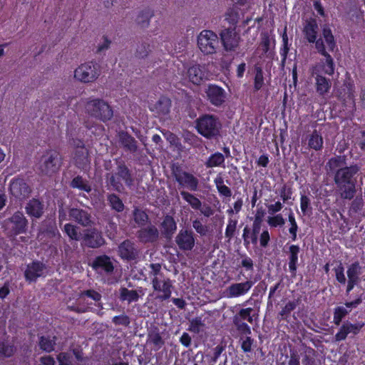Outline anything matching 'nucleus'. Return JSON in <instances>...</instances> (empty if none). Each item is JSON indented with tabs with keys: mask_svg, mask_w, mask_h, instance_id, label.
I'll return each instance as SVG.
<instances>
[{
	"mask_svg": "<svg viewBox=\"0 0 365 365\" xmlns=\"http://www.w3.org/2000/svg\"><path fill=\"white\" fill-rule=\"evenodd\" d=\"M91 266L99 274H111L114 269L113 262L107 255L96 257L91 264Z\"/></svg>",
	"mask_w": 365,
	"mask_h": 365,
	"instance_id": "nucleus-17",
	"label": "nucleus"
},
{
	"mask_svg": "<svg viewBox=\"0 0 365 365\" xmlns=\"http://www.w3.org/2000/svg\"><path fill=\"white\" fill-rule=\"evenodd\" d=\"M315 78L316 91L319 96H324L329 93L331 83V81L323 76H312Z\"/></svg>",
	"mask_w": 365,
	"mask_h": 365,
	"instance_id": "nucleus-28",
	"label": "nucleus"
},
{
	"mask_svg": "<svg viewBox=\"0 0 365 365\" xmlns=\"http://www.w3.org/2000/svg\"><path fill=\"white\" fill-rule=\"evenodd\" d=\"M86 112L96 118L102 121L109 120L113 115L110 106L104 101L100 99H91L85 105Z\"/></svg>",
	"mask_w": 365,
	"mask_h": 365,
	"instance_id": "nucleus-7",
	"label": "nucleus"
},
{
	"mask_svg": "<svg viewBox=\"0 0 365 365\" xmlns=\"http://www.w3.org/2000/svg\"><path fill=\"white\" fill-rule=\"evenodd\" d=\"M175 180L179 185L190 190V191H196L198 188L199 180L192 174L187 172H180L175 174Z\"/></svg>",
	"mask_w": 365,
	"mask_h": 365,
	"instance_id": "nucleus-19",
	"label": "nucleus"
},
{
	"mask_svg": "<svg viewBox=\"0 0 365 365\" xmlns=\"http://www.w3.org/2000/svg\"><path fill=\"white\" fill-rule=\"evenodd\" d=\"M175 242L180 250L190 251L195 245L194 233L191 230H180L175 237Z\"/></svg>",
	"mask_w": 365,
	"mask_h": 365,
	"instance_id": "nucleus-15",
	"label": "nucleus"
},
{
	"mask_svg": "<svg viewBox=\"0 0 365 365\" xmlns=\"http://www.w3.org/2000/svg\"><path fill=\"white\" fill-rule=\"evenodd\" d=\"M299 252V247L298 246L293 245L289 247V269L293 274H295L297 270Z\"/></svg>",
	"mask_w": 365,
	"mask_h": 365,
	"instance_id": "nucleus-34",
	"label": "nucleus"
},
{
	"mask_svg": "<svg viewBox=\"0 0 365 365\" xmlns=\"http://www.w3.org/2000/svg\"><path fill=\"white\" fill-rule=\"evenodd\" d=\"M267 223L271 227H282L285 223V220L281 214H277L267 217Z\"/></svg>",
	"mask_w": 365,
	"mask_h": 365,
	"instance_id": "nucleus-48",
	"label": "nucleus"
},
{
	"mask_svg": "<svg viewBox=\"0 0 365 365\" xmlns=\"http://www.w3.org/2000/svg\"><path fill=\"white\" fill-rule=\"evenodd\" d=\"M82 239L83 245L91 248L99 247L105 242L101 233L96 229L87 230Z\"/></svg>",
	"mask_w": 365,
	"mask_h": 365,
	"instance_id": "nucleus-21",
	"label": "nucleus"
},
{
	"mask_svg": "<svg viewBox=\"0 0 365 365\" xmlns=\"http://www.w3.org/2000/svg\"><path fill=\"white\" fill-rule=\"evenodd\" d=\"M118 254L122 259L130 260L136 258L138 252L133 242L125 240L119 245Z\"/></svg>",
	"mask_w": 365,
	"mask_h": 365,
	"instance_id": "nucleus-24",
	"label": "nucleus"
},
{
	"mask_svg": "<svg viewBox=\"0 0 365 365\" xmlns=\"http://www.w3.org/2000/svg\"><path fill=\"white\" fill-rule=\"evenodd\" d=\"M253 311L252 308H246V309H242L239 314L237 315L239 317V319H242L244 320H247L250 323H252L253 319L251 316V312Z\"/></svg>",
	"mask_w": 365,
	"mask_h": 365,
	"instance_id": "nucleus-60",
	"label": "nucleus"
},
{
	"mask_svg": "<svg viewBox=\"0 0 365 365\" xmlns=\"http://www.w3.org/2000/svg\"><path fill=\"white\" fill-rule=\"evenodd\" d=\"M193 365H207V361L202 352H197L193 359Z\"/></svg>",
	"mask_w": 365,
	"mask_h": 365,
	"instance_id": "nucleus-64",
	"label": "nucleus"
},
{
	"mask_svg": "<svg viewBox=\"0 0 365 365\" xmlns=\"http://www.w3.org/2000/svg\"><path fill=\"white\" fill-rule=\"evenodd\" d=\"M171 108L170 98L162 96L156 102L149 105L150 110L160 118H165L168 115Z\"/></svg>",
	"mask_w": 365,
	"mask_h": 365,
	"instance_id": "nucleus-16",
	"label": "nucleus"
},
{
	"mask_svg": "<svg viewBox=\"0 0 365 365\" xmlns=\"http://www.w3.org/2000/svg\"><path fill=\"white\" fill-rule=\"evenodd\" d=\"M197 46L204 55L215 53L219 47V37L213 31L204 29L197 36Z\"/></svg>",
	"mask_w": 365,
	"mask_h": 365,
	"instance_id": "nucleus-5",
	"label": "nucleus"
},
{
	"mask_svg": "<svg viewBox=\"0 0 365 365\" xmlns=\"http://www.w3.org/2000/svg\"><path fill=\"white\" fill-rule=\"evenodd\" d=\"M180 195L195 210H199L201 207V201L196 197L194 195L186 192L181 191Z\"/></svg>",
	"mask_w": 365,
	"mask_h": 365,
	"instance_id": "nucleus-37",
	"label": "nucleus"
},
{
	"mask_svg": "<svg viewBox=\"0 0 365 365\" xmlns=\"http://www.w3.org/2000/svg\"><path fill=\"white\" fill-rule=\"evenodd\" d=\"M289 222L291 225V227L289 229V232L292 235V240H295L297 238V230H298V226H297V222L295 220L294 214L292 212L289 215Z\"/></svg>",
	"mask_w": 365,
	"mask_h": 365,
	"instance_id": "nucleus-57",
	"label": "nucleus"
},
{
	"mask_svg": "<svg viewBox=\"0 0 365 365\" xmlns=\"http://www.w3.org/2000/svg\"><path fill=\"white\" fill-rule=\"evenodd\" d=\"M152 14L148 10H143L138 13L136 16V23L142 27H147L150 23Z\"/></svg>",
	"mask_w": 365,
	"mask_h": 365,
	"instance_id": "nucleus-42",
	"label": "nucleus"
},
{
	"mask_svg": "<svg viewBox=\"0 0 365 365\" xmlns=\"http://www.w3.org/2000/svg\"><path fill=\"white\" fill-rule=\"evenodd\" d=\"M149 267V277L155 294V298L160 301L169 299L172 294V281L165 276L160 264H150Z\"/></svg>",
	"mask_w": 365,
	"mask_h": 365,
	"instance_id": "nucleus-1",
	"label": "nucleus"
},
{
	"mask_svg": "<svg viewBox=\"0 0 365 365\" xmlns=\"http://www.w3.org/2000/svg\"><path fill=\"white\" fill-rule=\"evenodd\" d=\"M358 171L359 168L356 165L344 167L337 170L334 176V182L340 191L341 198L351 200L354 197L356 189L353 176Z\"/></svg>",
	"mask_w": 365,
	"mask_h": 365,
	"instance_id": "nucleus-2",
	"label": "nucleus"
},
{
	"mask_svg": "<svg viewBox=\"0 0 365 365\" xmlns=\"http://www.w3.org/2000/svg\"><path fill=\"white\" fill-rule=\"evenodd\" d=\"M59 365H74L72 354L61 352L57 356Z\"/></svg>",
	"mask_w": 365,
	"mask_h": 365,
	"instance_id": "nucleus-53",
	"label": "nucleus"
},
{
	"mask_svg": "<svg viewBox=\"0 0 365 365\" xmlns=\"http://www.w3.org/2000/svg\"><path fill=\"white\" fill-rule=\"evenodd\" d=\"M348 314V311L345 307H338L334 310V322L336 325H339L342 319Z\"/></svg>",
	"mask_w": 365,
	"mask_h": 365,
	"instance_id": "nucleus-54",
	"label": "nucleus"
},
{
	"mask_svg": "<svg viewBox=\"0 0 365 365\" xmlns=\"http://www.w3.org/2000/svg\"><path fill=\"white\" fill-rule=\"evenodd\" d=\"M11 195L19 200L27 197L30 193V188L22 179L13 180L10 184Z\"/></svg>",
	"mask_w": 365,
	"mask_h": 365,
	"instance_id": "nucleus-20",
	"label": "nucleus"
},
{
	"mask_svg": "<svg viewBox=\"0 0 365 365\" xmlns=\"http://www.w3.org/2000/svg\"><path fill=\"white\" fill-rule=\"evenodd\" d=\"M72 145L76 147L73 154L74 163L81 170H88L90 165V159L87 148L84 147L83 142L80 140H73Z\"/></svg>",
	"mask_w": 365,
	"mask_h": 365,
	"instance_id": "nucleus-11",
	"label": "nucleus"
},
{
	"mask_svg": "<svg viewBox=\"0 0 365 365\" xmlns=\"http://www.w3.org/2000/svg\"><path fill=\"white\" fill-rule=\"evenodd\" d=\"M214 182L221 195L225 197H230L232 195L231 190L224 184V180L221 176H217L214 180Z\"/></svg>",
	"mask_w": 365,
	"mask_h": 365,
	"instance_id": "nucleus-40",
	"label": "nucleus"
},
{
	"mask_svg": "<svg viewBox=\"0 0 365 365\" xmlns=\"http://www.w3.org/2000/svg\"><path fill=\"white\" fill-rule=\"evenodd\" d=\"M300 208L302 213L305 215L312 211L311 201L309 197L304 194H301L300 197Z\"/></svg>",
	"mask_w": 365,
	"mask_h": 365,
	"instance_id": "nucleus-52",
	"label": "nucleus"
},
{
	"mask_svg": "<svg viewBox=\"0 0 365 365\" xmlns=\"http://www.w3.org/2000/svg\"><path fill=\"white\" fill-rule=\"evenodd\" d=\"M26 209L28 215L37 218L40 217L43 213V205L36 199L30 200Z\"/></svg>",
	"mask_w": 365,
	"mask_h": 365,
	"instance_id": "nucleus-33",
	"label": "nucleus"
},
{
	"mask_svg": "<svg viewBox=\"0 0 365 365\" xmlns=\"http://www.w3.org/2000/svg\"><path fill=\"white\" fill-rule=\"evenodd\" d=\"M27 224L28 221L24 214L16 212L5 222L4 227L8 235L16 236L26 232Z\"/></svg>",
	"mask_w": 365,
	"mask_h": 365,
	"instance_id": "nucleus-10",
	"label": "nucleus"
},
{
	"mask_svg": "<svg viewBox=\"0 0 365 365\" xmlns=\"http://www.w3.org/2000/svg\"><path fill=\"white\" fill-rule=\"evenodd\" d=\"M69 219L73 220L83 226L90 225L91 215L83 210L72 208L69 210Z\"/></svg>",
	"mask_w": 365,
	"mask_h": 365,
	"instance_id": "nucleus-26",
	"label": "nucleus"
},
{
	"mask_svg": "<svg viewBox=\"0 0 365 365\" xmlns=\"http://www.w3.org/2000/svg\"><path fill=\"white\" fill-rule=\"evenodd\" d=\"M187 76L189 81L195 85H199L208 79V73L205 67L198 64L190 66L187 71Z\"/></svg>",
	"mask_w": 365,
	"mask_h": 365,
	"instance_id": "nucleus-18",
	"label": "nucleus"
},
{
	"mask_svg": "<svg viewBox=\"0 0 365 365\" xmlns=\"http://www.w3.org/2000/svg\"><path fill=\"white\" fill-rule=\"evenodd\" d=\"M335 275L336 280L341 283L345 284L346 279L344 274V269L342 267L341 264H340L336 269H335Z\"/></svg>",
	"mask_w": 365,
	"mask_h": 365,
	"instance_id": "nucleus-62",
	"label": "nucleus"
},
{
	"mask_svg": "<svg viewBox=\"0 0 365 365\" xmlns=\"http://www.w3.org/2000/svg\"><path fill=\"white\" fill-rule=\"evenodd\" d=\"M221 125L218 119L211 115H204L196 121V128L200 134L210 138L218 135Z\"/></svg>",
	"mask_w": 365,
	"mask_h": 365,
	"instance_id": "nucleus-9",
	"label": "nucleus"
},
{
	"mask_svg": "<svg viewBox=\"0 0 365 365\" xmlns=\"http://www.w3.org/2000/svg\"><path fill=\"white\" fill-rule=\"evenodd\" d=\"M225 157L220 153H215L212 154L205 163L207 168L219 167L224 164Z\"/></svg>",
	"mask_w": 365,
	"mask_h": 365,
	"instance_id": "nucleus-38",
	"label": "nucleus"
},
{
	"mask_svg": "<svg viewBox=\"0 0 365 365\" xmlns=\"http://www.w3.org/2000/svg\"><path fill=\"white\" fill-rule=\"evenodd\" d=\"M361 274V267L358 263H354L349 266L347 270L348 279L359 282Z\"/></svg>",
	"mask_w": 365,
	"mask_h": 365,
	"instance_id": "nucleus-44",
	"label": "nucleus"
},
{
	"mask_svg": "<svg viewBox=\"0 0 365 365\" xmlns=\"http://www.w3.org/2000/svg\"><path fill=\"white\" fill-rule=\"evenodd\" d=\"M343 326H344V329H346L348 334H356L359 331V330L361 329L363 325L359 324H353L349 322H346L343 324Z\"/></svg>",
	"mask_w": 365,
	"mask_h": 365,
	"instance_id": "nucleus-58",
	"label": "nucleus"
},
{
	"mask_svg": "<svg viewBox=\"0 0 365 365\" xmlns=\"http://www.w3.org/2000/svg\"><path fill=\"white\" fill-rule=\"evenodd\" d=\"M14 353V347L5 344L4 342L0 343V356H10Z\"/></svg>",
	"mask_w": 365,
	"mask_h": 365,
	"instance_id": "nucleus-61",
	"label": "nucleus"
},
{
	"mask_svg": "<svg viewBox=\"0 0 365 365\" xmlns=\"http://www.w3.org/2000/svg\"><path fill=\"white\" fill-rule=\"evenodd\" d=\"M225 20L232 26L220 32L221 43L226 51H234L239 47L241 41L240 34L234 26L237 22V13L233 9H229L225 14Z\"/></svg>",
	"mask_w": 365,
	"mask_h": 365,
	"instance_id": "nucleus-3",
	"label": "nucleus"
},
{
	"mask_svg": "<svg viewBox=\"0 0 365 365\" xmlns=\"http://www.w3.org/2000/svg\"><path fill=\"white\" fill-rule=\"evenodd\" d=\"M206 93L210 101L215 106H220L225 102L226 93L221 87L209 85Z\"/></svg>",
	"mask_w": 365,
	"mask_h": 365,
	"instance_id": "nucleus-22",
	"label": "nucleus"
},
{
	"mask_svg": "<svg viewBox=\"0 0 365 365\" xmlns=\"http://www.w3.org/2000/svg\"><path fill=\"white\" fill-rule=\"evenodd\" d=\"M140 295H144L142 288L138 290H130L127 288H121L120 290V298L123 301H127L128 303L137 302Z\"/></svg>",
	"mask_w": 365,
	"mask_h": 365,
	"instance_id": "nucleus-29",
	"label": "nucleus"
},
{
	"mask_svg": "<svg viewBox=\"0 0 365 365\" xmlns=\"http://www.w3.org/2000/svg\"><path fill=\"white\" fill-rule=\"evenodd\" d=\"M101 74L98 65L94 61H88L79 65L75 70L73 78L83 83L96 81Z\"/></svg>",
	"mask_w": 365,
	"mask_h": 365,
	"instance_id": "nucleus-6",
	"label": "nucleus"
},
{
	"mask_svg": "<svg viewBox=\"0 0 365 365\" xmlns=\"http://www.w3.org/2000/svg\"><path fill=\"white\" fill-rule=\"evenodd\" d=\"M316 48L319 53L324 57V61L316 63L312 68V76H322V74H327L331 76L334 73L335 65L334 63L333 58L325 51V46L323 43V40L319 39L316 42Z\"/></svg>",
	"mask_w": 365,
	"mask_h": 365,
	"instance_id": "nucleus-4",
	"label": "nucleus"
},
{
	"mask_svg": "<svg viewBox=\"0 0 365 365\" xmlns=\"http://www.w3.org/2000/svg\"><path fill=\"white\" fill-rule=\"evenodd\" d=\"M54 339L55 337L51 339L50 336H41L39 341L40 348L46 352H51L55 345Z\"/></svg>",
	"mask_w": 365,
	"mask_h": 365,
	"instance_id": "nucleus-43",
	"label": "nucleus"
},
{
	"mask_svg": "<svg viewBox=\"0 0 365 365\" xmlns=\"http://www.w3.org/2000/svg\"><path fill=\"white\" fill-rule=\"evenodd\" d=\"M120 143L130 152H135L137 148L135 140L127 133H121L120 135Z\"/></svg>",
	"mask_w": 365,
	"mask_h": 365,
	"instance_id": "nucleus-36",
	"label": "nucleus"
},
{
	"mask_svg": "<svg viewBox=\"0 0 365 365\" xmlns=\"http://www.w3.org/2000/svg\"><path fill=\"white\" fill-rule=\"evenodd\" d=\"M237 221L236 220L229 219L225 229V237L229 240L232 239L235 235Z\"/></svg>",
	"mask_w": 365,
	"mask_h": 365,
	"instance_id": "nucleus-55",
	"label": "nucleus"
},
{
	"mask_svg": "<svg viewBox=\"0 0 365 365\" xmlns=\"http://www.w3.org/2000/svg\"><path fill=\"white\" fill-rule=\"evenodd\" d=\"M192 227L201 236H205L208 232V227L203 225L200 220H195L192 221Z\"/></svg>",
	"mask_w": 365,
	"mask_h": 365,
	"instance_id": "nucleus-56",
	"label": "nucleus"
},
{
	"mask_svg": "<svg viewBox=\"0 0 365 365\" xmlns=\"http://www.w3.org/2000/svg\"><path fill=\"white\" fill-rule=\"evenodd\" d=\"M147 343L155 350H158L163 346L164 341L158 332L153 331L148 334Z\"/></svg>",
	"mask_w": 365,
	"mask_h": 365,
	"instance_id": "nucleus-35",
	"label": "nucleus"
},
{
	"mask_svg": "<svg viewBox=\"0 0 365 365\" xmlns=\"http://www.w3.org/2000/svg\"><path fill=\"white\" fill-rule=\"evenodd\" d=\"M138 237L145 242H153L158 237V230L155 226H148L139 231Z\"/></svg>",
	"mask_w": 365,
	"mask_h": 365,
	"instance_id": "nucleus-30",
	"label": "nucleus"
},
{
	"mask_svg": "<svg viewBox=\"0 0 365 365\" xmlns=\"http://www.w3.org/2000/svg\"><path fill=\"white\" fill-rule=\"evenodd\" d=\"M242 237L245 246H248L250 243L253 245H257V235L252 234L247 227H245L243 230Z\"/></svg>",
	"mask_w": 365,
	"mask_h": 365,
	"instance_id": "nucleus-46",
	"label": "nucleus"
},
{
	"mask_svg": "<svg viewBox=\"0 0 365 365\" xmlns=\"http://www.w3.org/2000/svg\"><path fill=\"white\" fill-rule=\"evenodd\" d=\"M319 39L323 40L326 51H333L336 47V42L332 31L329 25H324L322 36Z\"/></svg>",
	"mask_w": 365,
	"mask_h": 365,
	"instance_id": "nucleus-27",
	"label": "nucleus"
},
{
	"mask_svg": "<svg viewBox=\"0 0 365 365\" xmlns=\"http://www.w3.org/2000/svg\"><path fill=\"white\" fill-rule=\"evenodd\" d=\"M153 46L148 42L140 43L136 50L137 55L139 58L146 57L152 51Z\"/></svg>",
	"mask_w": 365,
	"mask_h": 365,
	"instance_id": "nucleus-49",
	"label": "nucleus"
},
{
	"mask_svg": "<svg viewBox=\"0 0 365 365\" xmlns=\"http://www.w3.org/2000/svg\"><path fill=\"white\" fill-rule=\"evenodd\" d=\"M303 34L308 42L316 43L319 40L317 39L318 34V24L316 19H309L304 22Z\"/></svg>",
	"mask_w": 365,
	"mask_h": 365,
	"instance_id": "nucleus-25",
	"label": "nucleus"
},
{
	"mask_svg": "<svg viewBox=\"0 0 365 365\" xmlns=\"http://www.w3.org/2000/svg\"><path fill=\"white\" fill-rule=\"evenodd\" d=\"M119 179H121L128 186H131L133 184V179L129 170L125 166H120L118 173L115 175H112L109 179V185L112 186L115 190L120 192L123 189V183L115 182L116 180Z\"/></svg>",
	"mask_w": 365,
	"mask_h": 365,
	"instance_id": "nucleus-13",
	"label": "nucleus"
},
{
	"mask_svg": "<svg viewBox=\"0 0 365 365\" xmlns=\"http://www.w3.org/2000/svg\"><path fill=\"white\" fill-rule=\"evenodd\" d=\"M63 230L71 240H80V235L78 234V227L70 223H67L64 225Z\"/></svg>",
	"mask_w": 365,
	"mask_h": 365,
	"instance_id": "nucleus-47",
	"label": "nucleus"
},
{
	"mask_svg": "<svg viewBox=\"0 0 365 365\" xmlns=\"http://www.w3.org/2000/svg\"><path fill=\"white\" fill-rule=\"evenodd\" d=\"M45 270L46 267L43 263L34 262L27 266L24 274L25 278L30 282L36 281L37 278L44 275Z\"/></svg>",
	"mask_w": 365,
	"mask_h": 365,
	"instance_id": "nucleus-23",
	"label": "nucleus"
},
{
	"mask_svg": "<svg viewBox=\"0 0 365 365\" xmlns=\"http://www.w3.org/2000/svg\"><path fill=\"white\" fill-rule=\"evenodd\" d=\"M205 324L201 318L197 317L190 321L189 330L198 334L203 330Z\"/></svg>",
	"mask_w": 365,
	"mask_h": 365,
	"instance_id": "nucleus-51",
	"label": "nucleus"
},
{
	"mask_svg": "<svg viewBox=\"0 0 365 365\" xmlns=\"http://www.w3.org/2000/svg\"><path fill=\"white\" fill-rule=\"evenodd\" d=\"M264 83L263 74L262 71L260 68L257 70L255 77V88L256 90H259Z\"/></svg>",
	"mask_w": 365,
	"mask_h": 365,
	"instance_id": "nucleus-63",
	"label": "nucleus"
},
{
	"mask_svg": "<svg viewBox=\"0 0 365 365\" xmlns=\"http://www.w3.org/2000/svg\"><path fill=\"white\" fill-rule=\"evenodd\" d=\"M253 286V282L250 280L233 283L226 288L223 294L227 298H237L246 294Z\"/></svg>",
	"mask_w": 365,
	"mask_h": 365,
	"instance_id": "nucleus-14",
	"label": "nucleus"
},
{
	"mask_svg": "<svg viewBox=\"0 0 365 365\" xmlns=\"http://www.w3.org/2000/svg\"><path fill=\"white\" fill-rule=\"evenodd\" d=\"M161 227L163 233L167 237H170L176 230L177 225L174 218L172 216L166 215L162 223Z\"/></svg>",
	"mask_w": 365,
	"mask_h": 365,
	"instance_id": "nucleus-31",
	"label": "nucleus"
},
{
	"mask_svg": "<svg viewBox=\"0 0 365 365\" xmlns=\"http://www.w3.org/2000/svg\"><path fill=\"white\" fill-rule=\"evenodd\" d=\"M71 186L73 188H78L87 192H89L91 190V187L89 183L80 176H77L73 179L71 182Z\"/></svg>",
	"mask_w": 365,
	"mask_h": 365,
	"instance_id": "nucleus-39",
	"label": "nucleus"
},
{
	"mask_svg": "<svg viewBox=\"0 0 365 365\" xmlns=\"http://www.w3.org/2000/svg\"><path fill=\"white\" fill-rule=\"evenodd\" d=\"M133 215H134V220L138 224H143L148 220V215H146V213L142 210H138V209L135 210Z\"/></svg>",
	"mask_w": 365,
	"mask_h": 365,
	"instance_id": "nucleus-59",
	"label": "nucleus"
},
{
	"mask_svg": "<svg viewBox=\"0 0 365 365\" xmlns=\"http://www.w3.org/2000/svg\"><path fill=\"white\" fill-rule=\"evenodd\" d=\"M307 141L308 147L316 151L320 150L323 147V138L317 130H314L312 133L308 136Z\"/></svg>",
	"mask_w": 365,
	"mask_h": 365,
	"instance_id": "nucleus-32",
	"label": "nucleus"
},
{
	"mask_svg": "<svg viewBox=\"0 0 365 365\" xmlns=\"http://www.w3.org/2000/svg\"><path fill=\"white\" fill-rule=\"evenodd\" d=\"M345 165L346 163L344 158L338 156L331 158L327 165L331 171H335L336 173L338 169L344 168Z\"/></svg>",
	"mask_w": 365,
	"mask_h": 365,
	"instance_id": "nucleus-41",
	"label": "nucleus"
},
{
	"mask_svg": "<svg viewBox=\"0 0 365 365\" xmlns=\"http://www.w3.org/2000/svg\"><path fill=\"white\" fill-rule=\"evenodd\" d=\"M101 299V295L93 289L83 292L81 293L77 299L78 307L75 310L78 312H85L89 309L91 305L98 303Z\"/></svg>",
	"mask_w": 365,
	"mask_h": 365,
	"instance_id": "nucleus-12",
	"label": "nucleus"
},
{
	"mask_svg": "<svg viewBox=\"0 0 365 365\" xmlns=\"http://www.w3.org/2000/svg\"><path fill=\"white\" fill-rule=\"evenodd\" d=\"M233 323L237 327V330L242 334L245 335H249L251 334L250 327L246 323L241 322L238 316L234 317Z\"/></svg>",
	"mask_w": 365,
	"mask_h": 365,
	"instance_id": "nucleus-50",
	"label": "nucleus"
},
{
	"mask_svg": "<svg viewBox=\"0 0 365 365\" xmlns=\"http://www.w3.org/2000/svg\"><path fill=\"white\" fill-rule=\"evenodd\" d=\"M108 200L112 209L117 212H122L124 209V205L121 200L115 195L112 194L108 197Z\"/></svg>",
	"mask_w": 365,
	"mask_h": 365,
	"instance_id": "nucleus-45",
	"label": "nucleus"
},
{
	"mask_svg": "<svg viewBox=\"0 0 365 365\" xmlns=\"http://www.w3.org/2000/svg\"><path fill=\"white\" fill-rule=\"evenodd\" d=\"M61 162L58 153L53 150L46 151L39 159L36 167L41 173L52 175L60 168Z\"/></svg>",
	"mask_w": 365,
	"mask_h": 365,
	"instance_id": "nucleus-8",
	"label": "nucleus"
}]
</instances>
